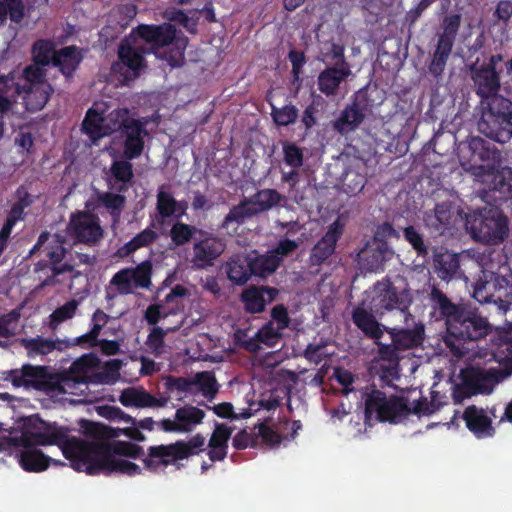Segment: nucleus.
Wrapping results in <instances>:
<instances>
[{
  "label": "nucleus",
  "mask_w": 512,
  "mask_h": 512,
  "mask_svg": "<svg viewBox=\"0 0 512 512\" xmlns=\"http://www.w3.org/2000/svg\"><path fill=\"white\" fill-rule=\"evenodd\" d=\"M257 215L254 206L251 205L250 200L245 197L237 205H234L224 217L220 228L229 230L230 226L235 224L233 232H236L238 227L245 224L249 219Z\"/></svg>",
  "instance_id": "obj_36"
},
{
  "label": "nucleus",
  "mask_w": 512,
  "mask_h": 512,
  "mask_svg": "<svg viewBox=\"0 0 512 512\" xmlns=\"http://www.w3.org/2000/svg\"><path fill=\"white\" fill-rule=\"evenodd\" d=\"M401 317L403 318L402 326L384 328L395 347L404 351L422 345L425 336L423 323L416 321L415 316L410 312Z\"/></svg>",
  "instance_id": "obj_14"
},
{
  "label": "nucleus",
  "mask_w": 512,
  "mask_h": 512,
  "mask_svg": "<svg viewBox=\"0 0 512 512\" xmlns=\"http://www.w3.org/2000/svg\"><path fill=\"white\" fill-rule=\"evenodd\" d=\"M412 303L410 293L406 290L399 291L392 284L386 285L373 297L372 304L375 312L383 315L385 311L396 310L400 316L409 313Z\"/></svg>",
  "instance_id": "obj_15"
},
{
  "label": "nucleus",
  "mask_w": 512,
  "mask_h": 512,
  "mask_svg": "<svg viewBox=\"0 0 512 512\" xmlns=\"http://www.w3.org/2000/svg\"><path fill=\"white\" fill-rule=\"evenodd\" d=\"M232 432L233 428L227 424L215 422V428L208 441V457L212 462L223 461L226 458Z\"/></svg>",
  "instance_id": "obj_30"
},
{
  "label": "nucleus",
  "mask_w": 512,
  "mask_h": 512,
  "mask_svg": "<svg viewBox=\"0 0 512 512\" xmlns=\"http://www.w3.org/2000/svg\"><path fill=\"white\" fill-rule=\"evenodd\" d=\"M100 361L98 360V369ZM122 361L119 359H111L107 361L101 370H98V384H114L120 377V369Z\"/></svg>",
  "instance_id": "obj_55"
},
{
  "label": "nucleus",
  "mask_w": 512,
  "mask_h": 512,
  "mask_svg": "<svg viewBox=\"0 0 512 512\" xmlns=\"http://www.w3.org/2000/svg\"><path fill=\"white\" fill-rule=\"evenodd\" d=\"M152 394L144 389H124L120 395V402L125 407L148 408L152 404Z\"/></svg>",
  "instance_id": "obj_47"
},
{
  "label": "nucleus",
  "mask_w": 512,
  "mask_h": 512,
  "mask_svg": "<svg viewBox=\"0 0 512 512\" xmlns=\"http://www.w3.org/2000/svg\"><path fill=\"white\" fill-rule=\"evenodd\" d=\"M45 66H25L21 74L14 72V86L18 88L17 99L30 113L42 110L49 101L53 88L45 79Z\"/></svg>",
  "instance_id": "obj_4"
},
{
  "label": "nucleus",
  "mask_w": 512,
  "mask_h": 512,
  "mask_svg": "<svg viewBox=\"0 0 512 512\" xmlns=\"http://www.w3.org/2000/svg\"><path fill=\"white\" fill-rule=\"evenodd\" d=\"M58 343L63 344V349L75 345L84 348L96 347V311L91 315V328L89 332L73 339L58 340Z\"/></svg>",
  "instance_id": "obj_52"
},
{
  "label": "nucleus",
  "mask_w": 512,
  "mask_h": 512,
  "mask_svg": "<svg viewBox=\"0 0 512 512\" xmlns=\"http://www.w3.org/2000/svg\"><path fill=\"white\" fill-rule=\"evenodd\" d=\"M431 315L436 321H444L446 330L459 315L465 303H454L440 288L433 285L429 293Z\"/></svg>",
  "instance_id": "obj_18"
},
{
  "label": "nucleus",
  "mask_w": 512,
  "mask_h": 512,
  "mask_svg": "<svg viewBox=\"0 0 512 512\" xmlns=\"http://www.w3.org/2000/svg\"><path fill=\"white\" fill-rule=\"evenodd\" d=\"M199 231H203V229L177 221L170 229V238L175 246L180 247L186 245L192 239L195 241V238L199 237Z\"/></svg>",
  "instance_id": "obj_45"
},
{
  "label": "nucleus",
  "mask_w": 512,
  "mask_h": 512,
  "mask_svg": "<svg viewBox=\"0 0 512 512\" xmlns=\"http://www.w3.org/2000/svg\"><path fill=\"white\" fill-rule=\"evenodd\" d=\"M349 68L350 66H327L319 75V90L326 95L334 94L340 83L350 75Z\"/></svg>",
  "instance_id": "obj_37"
},
{
  "label": "nucleus",
  "mask_w": 512,
  "mask_h": 512,
  "mask_svg": "<svg viewBox=\"0 0 512 512\" xmlns=\"http://www.w3.org/2000/svg\"><path fill=\"white\" fill-rule=\"evenodd\" d=\"M470 173L475 180L483 185L480 195L490 206L498 207L512 199V170L496 168L485 170L483 167H472Z\"/></svg>",
  "instance_id": "obj_7"
},
{
  "label": "nucleus",
  "mask_w": 512,
  "mask_h": 512,
  "mask_svg": "<svg viewBox=\"0 0 512 512\" xmlns=\"http://www.w3.org/2000/svg\"><path fill=\"white\" fill-rule=\"evenodd\" d=\"M458 219V210L452 201L437 203L433 210L424 215V224L431 233L444 235L450 231Z\"/></svg>",
  "instance_id": "obj_17"
},
{
  "label": "nucleus",
  "mask_w": 512,
  "mask_h": 512,
  "mask_svg": "<svg viewBox=\"0 0 512 512\" xmlns=\"http://www.w3.org/2000/svg\"><path fill=\"white\" fill-rule=\"evenodd\" d=\"M135 33L145 42L155 45H168L175 38V29L171 24L140 25Z\"/></svg>",
  "instance_id": "obj_35"
},
{
  "label": "nucleus",
  "mask_w": 512,
  "mask_h": 512,
  "mask_svg": "<svg viewBox=\"0 0 512 512\" xmlns=\"http://www.w3.org/2000/svg\"><path fill=\"white\" fill-rule=\"evenodd\" d=\"M344 232V224L336 219L328 226L326 233L312 247L309 255L310 266H320L325 263L336 250V245Z\"/></svg>",
  "instance_id": "obj_16"
},
{
  "label": "nucleus",
  "mask_w": 512,
  "mask_h": 512,
  "mask_svg": "<svg viewBox=\"0 0 512 512\" xmlns=\"http://www.w3.org/2000/svg\"><path fill=\"white\" fill-rule=\"evenodd\" d=\"M404 239L412 246L418 256H427L428 246L425 244L423 235L414 227L408 226L403 229Z\"/></svg>",
  "instance_id": "obj_59"
},
{
  "label": "nucleus",
  "mask_w": 512,
  "mask_h": 512,
  "mask_svg": "<svg viewBox=\"0 0 512 512\" xmlns=\"http://www.w3.org/2000/svg\"><path fill=\"white\" fill-rule=\"evenodd\" d=\"M96 368V352H91L87 355L81 356L74 361L67 371H64L65 377L68 378L72 388L76 392L79 385L93 383L96 381V373L90 372Z\"/></svg>",
  "instance_id": "obj_24"
},
{
  "label": "nucleus",
  "mask_w": 512,
  "mask_h": 512,
  "mask_svg": "<svg viewBox=\"0 0 512 512\" xmlns=\"http://www.w3.org/2000/svg\"><path fill=\"white\" fill-rule=\"evenodd\" d=\"M434 265L438 276L443 280L452 278L460 266L458 257L455 254L435 255Z\"/></svg>",
  "instance_id": "obj_48"
},
{
  "label": "nucleus",
  "mask_w": 512,
  "mask_h": 512,
  "mask_svg": "<svg viewBox=\"0 0 512 512\" xmlns=\"http://www.w3.org/2000/svg\"><path fill=\"white\" fill-rule=\"evenodd\" d=\"M501 276L496 272L482 270L474 284V299L479 303H492L494 300L492 294H496Z\"/></svg>",
  "instance_id": "obj_33"
},
{
  "label": "nucleus",
  "mask_w": 512,
  "mask_h": 512,
  "mask_svg": "<svg viewBox=\"0 0 512 512\" xmlns=\"http://www.w3.org/2000/svg\"><path fill=\"white\" fill-rule=\"evenodd\" d=\"M157 238L158 234L148 227L120 247L117 251V255L121 258L127 257L140 248L150 246Z\"/></svg>",
  "instance_id": "obj_43"
},
{
  "label": "nucleus",
  "mask_w": 512,
  "mask_h": 512,
  "mask_svg": "<svg viewBox=\"0 0 512 512\" xmlns=\"http://www.w3.org/2000/svg\"><path fill=\"white\" fill-rule=\"evenodd\" d=\"M168 331L169 329L164 330L159 326H155L151 329L147 336L145 345L152 354L159 355L162 353L165 345L164 338Z\"/></svg>",
  "instance_id": "obj_64"
},
{
  "label": "nucleus",
  "mask_w": 512,
  "mask_h": 512,
  "mask_svg": "<svg viewBox=\"0 0 512 512\" xmlns=\"http://www.w3.org/2000/svg\"><path fill=\"white\" fill-rule=\"evenodd\" d=\"M460 376L464 377L466 386H468L475 395L490 394L499 381V372L496 369L484 370L481 368L468 367L461 370Z\"/></svg>",
  "instance_id": "obj_21"
},
{
  "label": "nucleus",
  "mask_w": 512,
  "mask_h": 512,
  "mask_svg": "<svg viewBox=\"0 0 512 512\" xmlns=\"http://www.w3.org/2000/svg\"><path fill=\"white\" fill-rule=\"evenodd\" d=\"M125 204V197L116 192L98 193V207L104 206L111 211V214H119Z\"/></svg>",
  "instance_id": "obj_63"
},
{
  "label": "nucleus",
  "mask_w": 512,
  "mask_h": 512,
  "mask_svg": "<svg viewBox=\"0 0 512 512\" xmlns=\"http://www.w3.org/2000/svg\"><path fill=\"white\" fill-rule=\"evenodd\" d=\"M252 275L261 278H267L272 275L282 264V258L273 255L271 252L266 254L249 257Z\"/></svg>",
  "instance_id": "obj_39"
},
{
  "label": "nucleus",
  "mask_w": 512,
  "mask_h": 512,
  "mask_svg": "<svg viewBox=\"0 0 512 512\" xmlns=\"http://www.w3.org/2000/svg\"><path fill=\"white\" fill-rule=\"evenodd\" d=\"M469 148L473 157L482 162L480 165H472L470 169L472 167H483L485 170L500 168L502 154L491 142L481 137H472L469 141Z\"/></svg>",
  "instance_id": "obj_23"
},
{
  "label": "nucleus",
  "mask_w": 512,
  "mask_h": 512,
  "mask_svg": "<svg viewBox=\"0 0 512 512\" xmlns=\"http://www.w3.org/2000/svg\"><path fill=\"white\" fill-rule=\"evenodd\" d=\"M122 133L126 136L124 156L130 160L139 157L144 148V136L147 134L144 124L140 120L132 119Z\"/></svg>",
  "instance_id": "obj_28"
},
{
  "label": "nucleus",
  "mask_w": 512,
  "mask_h": 512,
  "mask_svg": "<svg viewBox=\"0 0 512 512\" xmlns=\"http://www.w3.org/2000/svg\"><path fill=\"white\" fill-rule=\"evenodd\" d=\"M228 279L236 285H244L252 276L249 256L236 255L226 264Z\"/></svg>",
  "instance_id": "obj_38"
},
{
  "label": "nucleus",
  "mask_w": 512,
  "mask_h": 512,
  "mask_svg": "<svg viewBox=\"0 0 512 512\" xmlns=\"http://www.w3.org/2000/svg\"><path fill=\"white\" fill-rule=\"evenodd\" d=\"M205 415L202 409L193 405H185L176 410L175 419L178 420L181 433H187L201 424Z\"/></svg>",
  "instance_id": "obj_40"
},
{
  "label": "nucleus",
  "mask_w": 512,
  "mask_h": 512,
  "mask_svg": "<svg viewBox=\"0 0 512 512\" xmlns=\"http://www.w3.org/2000/svg\"><path fill=\"white\" fill-rule=\"evenodd\" d=\"M256 336L260 343L272 347L282 338V330L275 327L273 321H268L256 332Z\"/></svg>",
  "instance_id": "obj_61"
},
{
  "label": "nucleus",
  "mask_w": 512,
  "mask_h": 512,
  "mask_svg": "<svg viewBox=\"0 0 512 512\" xmlns=\"http://www.w3.org/2000/svg\"><path fill=\"white\" fill-rule=\"evenodd\" d=\"M18 88L14 86V71L0 76V117L7 114L17 103Z\"/></svg>",
  "instance_id": "obj_41"
},
{
  "label": "nucleus",
  "mask_w": 512,
  "mask_h": 512,
  "mask_svg": "<svg viewBox=\"0 0 512 512\" xmlns=\"http://www.w3.org/2000/svg\"><path fill=\"white\" fill-rule=\"evenodd\" d=\"M42 371L36 374L33 381V387L37 390L44 391L47 394H75L76 392L70 384V380L65 377L64 373L49 374L46 367H39Z\"/></svg>",
  "instance_id": "obj_26"
},
{
  "label": "nucleus",
  "mask_w": 512,
  "mask_h": 512,
  "mask_svg": "<svg viewBox=\"0 0 512 512\" xmlns=\"http://www.w3.org/2000/svg\"><path fill=\"white\" fill-rule=\"evenodd\" d=\"M247 198L250 200L251 205L254 206V210L257 211V215L272 209L284 200V196L277 190L269 188L261 189Z\"/></svg>",
  "instance_id": "obj_42"
},
{
  "label": "nucleus",
  "mask_w": 512,
  "mask_h": 512,
  "mask_svg": "<svg viewBox=\"0 0 512 512\" xmlns=\"http://www.w3.org/2000/svg\"><path fill=\"white\" fill-rule=\"evenodd\" d=\"M465 225L474 239L486 244H500L509 233L508 218L494 206L467 215Z\"/></svg>",
  "instance_id": "obj_6"
},
{
  "label": "nucleus",
  "mask_w": 512,
  "mask_h": 512,
  "mask_svg": "<svg viewBox=\"0 0 512 512\" xmlns=\"http://www.w3.org/2000/svg\"><path fill=\"white\" fill-rule=\"evenodd\" d=\"M193 386L198 387V391L209 401L212 402L219 392V384L213 372H197L192 378Z\"/></svg>",
  "instance_id": "obj_44"
},
{
  "label": "nucleus",
  "mask_w": 512,
  "mask_h": 512,
  "mask_svg": "<svg viewBox=\"0 0 512 512\" xmlns=\"http://www.w3.org/2000/svg\"><path fill=\"white\" fill-rule=\"evenodd\" d=\"M491 332L488 319L482 316L476 307L465 304L459 315L447 329L445 343L452 346L451 339L460 342L477 341Z\"/></svg>",
  "instance_id": "obj_9"
},
{
  "label": "nucleus",
  "mask_w": 512,
  "mask_h": 512,
  "mask_svg": "<svg viewBox=\"0 0 512 512\" xmlns=\"http://www.w3.org/2000/svg\"><path fill=\"white\" fill-rule=\"evenodd\" d=\"M226 249L225 241L208 231H199L192 246L191 263L194 268L207 269L215 264L216 260Z\"/></svg>",
  "instance_id": "obj_12"
},
{
  "label": "nucleus",
  "mask_w": 512,
  "mask_h": 512,
  "mask_svg": "<svg viewBox=\"0 0 512 512\" xmlns=\"http://www.w3.org/2000/svg\"><path fill=\"white\" fill-rule=\"evenodd\" d=\"M78 302L74 299L67 301L64 305L56 308L50 315V325L56 327L60 323L71 319L77 310Z\"/></svg>",
  "instance_id": "obj_62"
},
{
  "label": "nucleus",
  "mask_w": 512,
  "mask_h": 512,
  "mask_svg": "<svg viewBox=\"0 0 512 512\" xmlns=\"http://www.w3.org/2000/svg\"><path fill=\"white\" fill-rule=\"evenodd\" d=\"M32 64H51L56 56L55 43L49 39L35 41L31 48Z\"/></svg>",
  "instance_id": "obj_46"
},
{
  "label": "nucleus",
  "mask_w": 512,
  "mask_h": 512,
  "mask_svg": "<svg viewBox=\"0 0 512 512\" xmlns=\"http://www.w3.org/2000/svg\"><path fill=\"white\" fill-rule=\"evenodd\" d=\"M142 45L137 41L131 43L129 40L124 41L119 48V57L122 64H143V52L140 51Z\"/></svg>",
  "instance_id": "obj_53"
},
{
  "label": "nucleus",
  "mask_w": 512,
  "mask_h": 512,
  "mask_svg": "<svg viewBox=\"0 0 512 512\" xmlns=\"http://www.w3.org/2000/svg\"><path fill=\"white\" fill-rule=\"evenodd\" d=\"M394 255V251L387 242L379 244L373 242V245L364 250L362 253V261L366 269L371 272L383 271L384 264Z\"/></svg>",
  "instance_id": "obj_34"
},
{
  "label": "nucleus",
  "mask_w": 512,
  "mask_h": 512,
  "mask_svg": "<svg viewBox=\"0 0 512 512\" xmlns=\"http://www.w3.org/2000/svg\"><path fill=\"white\" fill-rule=\"evenodd\" d=\"M365 418L379 422L398 423L410 415L407 399L392 395L387 398L386 394L378 389L371 390L365 398Z\"/></svg>",
  "instance_id": "obj_10"
},
{
  "label": "nucleus",
  "mask_w": 512,
  "mask_h": 512,
  "mask_svg": "<svg viewBox=\"0 0 512 512\" xmlns=\"http://www.w3.org/2000/svg\"><path fill=\"white\" fill-rule=\"evenodd\" d=\"M82 60V50L71 45L56 50V56L51 64H80Z\"/></svg>",
  "instance_id": "obj_60"
},
{
  "label": "nucleus",
  "mask_w": 512,
  "mask_h": 512,
  "mask_svg": "<svg viewBox=\"0 0 512 512\" xmlns=\"http://www.w3.org/2000/svg\"><path fill=\"white\" fill-rule=\"evenodd\" d=\"M66 236L71 237L74 243L96 242V215L86 211L72 214Z\"/></svg>",
  "instance_id": "obj_19"
},
{
  "label": "nucleus",
  "mask_w": 512,
  "mask_h": 512,
  "mask_svg": "<svg viewBox=\"0 0 512 512\" xmlns=\"http://www.w3.org/2000/svg\"><path fill=\"white\" fill-rule=\"evenodd\" d=\"M177 200L170 192L161 186L157 191L156 210L162 219L170 218L176 214Z\"/></svg>",
  "instance_id": "obj_50"
},
{
  "label": "nucleus",
  "mask_w": 512,
  "mask_h": 512,
  "mask_svg": "<svg viewBox=\"0 0 512 512\" xmlns=\"http://www.w3.org/2000/svg\"><path fill=\"white\" fill-rule=\"evenodd\" d=\"M109 453L116 456H124L133 459L141 458L144 455V450L138 444L128 441H114L109 445Z\"/></svg>",
  "instance_id": "obj_54"
},
{
  "label": "nucleus",
  "mask_w": 512,
  "mask_h": 512,
  "mask_svg": "<svg viewBox=\"0 0 512 512\" xmlns=\"http://www.w3.org/2000/svg\"><path fill=\"white\" fill-rule=\"evenodd\" d=\"M51 428L52 434L49 438H44L46 441L43 443H54L58 446L75 471L96 475V442L71 436L68 427L59 426L55 422L51 423Z\"/></svg>",
  "instance_id": "obj_2"
},
{
  "label": "nucleus",
  "mask_w": 512,
  "mask_h": 512,
  "mask_svg": "<svg viewBox=\"0 0 512 512\" xmlns=\"http://www.w3.org/2000/svg\"><path fill=\"white\" fill-rule=\"evenodd\" d=\"M468 67L475 72L474 82L477 95L486 101L493 96H500L497 94L500 88V78L495 70L496 66H480V69H476L477 66Z\"/></svg>",
  "instance_id": "obj_25"
},
{
  "label": "nucleus",
  "mask_w": 512,
  "mask_h": 512,
  "mask_svg": "<svg viewBox=\"0 0 512 512\" xmlns=\"http://www.w3.org/2000/svg\"><path fill=\"white\" fill-rule=\"evenodd\" d=\"M352 321L354 325L369 339L379 341L384 333L382 326L375 316L362 306H357L352 311Z\"/></svg>",
  "instance_id": "obj_32"
},
{
  "label": "nucleus",
  "mask_w": 512,
  "mask_h": 512,
  "mask_svg": "<svg viewBox=\"0 0 512 512\" xmlns=\"http://www.w3.org/2000/svg\"><path fill=\"white\" fill-rule=\"evenodd\" d=\"M131 120L129 111L126 108L115 109L107 117L104 116L103 111L98 109V139L114 132H123Z\"/></svg>",
  "instance_id": "obj_31"
},
{
  "label": "nucleus",
  "mask_w": 512,
  "mask_h": 512,
  "mask_svg": "<svg viewBox=\"0 0 512 512\" xmlns=\"http://www.w3.org/2000/svg\"><path fill=\"white\" fill-rule=\"evenodd\" d=\"M23 346L32 353L35 354H48L52 352L54 349L62 350L63 344H59L57 341H52L50 339H45L41 336H37L35 338L23 339Z\"/></svg>",
  "instance_id": "obj_49"
},
{
  "label": "nucleus",
  "mask_w": 512,
  "mask_h": 512,
  "mask_svg": "<svg viewBox=\"0 0 512 512\" xmlns=\"http://www.w3.org/2000/svg\"><path fill=\"white\" fill-rule=\"evenodd\" d=\"M271 117L278 126H288L295 123L298 118V109L294 105H285L281 108L271 105Z\"/></svg>",
  "instance_id": "obj_56"
},
{
  "label": "nucleus",
  "mask_w": 512,
  "mask_h": 512,
  "mask_svg": "<svg viewBox=\"0 0 512 512\" xmlns=\"http://www.w3.org/2000/svg\"><path fill=\"white\" fill-rule=\"evenodd\" d=\"M125 160H114L107 173L108 187L113 192L125 193L131 186L134 177L131 162Z\"/></svg>",
  "instance_id": "obj_27"
},
{
  "label": "nucleus",
  "mask_w": 512,
  "mask_h": 512,
  "mask_svg": "<svg viewBox=\"0 0 512 512\" xmlns=\"http://www.w3.org/2000/svg\"><path fill=\"white\" fill-rule=\"evenodd\" d=\"M25 429L20 436H0V452H7L17 458L20 467L27 472H41L46 470L50 463H60L45 455L38 447L55 445L42 443L43 438L52 434L51 423L45 422L38 416L27 419Z\"/></svg>",
  "instance_id": "obj_1"
},
{
  "label": "nucleus",
  "mask_w": 512,
  "mask_h": 512,
  "mask_svg": "<svg viewBox=\"0 0 512 512\" xmlns=\"http://www.w3.org/2000/svg\"><path fill=\"white\" fill-rule=\"evenodd\" d=\"M152 263L145 260L134 268H124L118 271L111 279V285L115 286L122 295L133 293L134 289H149L152 282Z\"/></svg>",
  "instance_id": "obj_13"
},
{
  "label": "nucleus",
  "mask_w": 512,
  "mask_h": 512,
  "mask_svg": "<svg viewBox=\"0 0 512 512\" xmlns=\"http://www.w3.org/2000/svg\"><path fill=\"white\" fill-rule=\"evenodd\" d=\"M284 162L292 168H300L304 163V154L302 148L293 142L284 141L282 143Z\"/></svg>",
  "instance_id": "obj_58"
},
{
  "label": "nucleus",
  "mask_w": 512,
  "mask_h": 512,
  "mask_svg": "<svg viewBox=\"0 0 512 512\" xmlns=\"http://www.w3.org/2000/svg\"><path fill=\"white\" fill-rule=\"evenodd\" d=\"M205 437L197 433L188 441L178 440L168 445L150 446L148 458L143 459L146 468H156L158 465L168 466L175 461L187 459L205 450Z\"/></svg>",
  "instance_id": "obj_8"
},
{
  "label": "nucleus",
  "mask_w": 512,
  "mask_h": 512,
  "mask_svg": "<svg viewBox=\"0 0 512 512\" xmlns=\"http://www.w3.org/2000/svg\"><path fill=\"white\" fill-rule=\"evenodd\" d=\"M41 369L39 367H34L31 365H24L22 370H10L9 376L12 384L15 387H20L22 385H31L33 386V381L35 380L36 374L41 373Z\"/></svg>",
  "instance_id": "obj_57"
},
{
  "label": "nucleus",
  "mask_w": 512,
  "mask_h": 512,
  "mask_svg": "<svg viewBox=\"0 0 512 512\" xmlns=\"http://www.w3.org/2000/svg\"><path fill=\"white\" fill-rule=\"evenodd\" d=\"M499 282L500 285H498L496 294H492V297H494L492 303L501 312H506L512 304V283L503 275Z\"/></svg>",
  "instance_id": "obj_51"
},
{
  "label": "nucleus",
  "mask_w": 512,
  "mask_h": 512,
  "mask_svg": "<svg viewBox=\"0 0 512 512\" xmlns=\"http://www.w3.org/2000/svg\"><path fill=\"white\" fill-rule=\"evenodd\" d=\"M462 419L467 429L477 439L491 438L496 433L491 416L483 408L475 405L467 406L463 411Z\"/></svg>",
  "instance_id": "obj_20"
},
{
  "label": "nucleus",
  "mask_w": 512,
  "mask_h": 512,
  "mask_svg": "<svg viewBox=\"0 0 512 512\" xmlns=\"http://www.w3.org/2000/svg\"><path fill=\"white\" fill-rule=\"evenodd\" d=\"M486 104L478 130L495 142L507 143L512 138V101L503 96H493Z\"/></svg>",
  "instance_id": "obj_5"
},
{
  "label": "nucleus",
  "mask_w": 512,
  "mask_h": 512,
  "mask_svg": "<svg viewBox=\"0 0 512 512\" xmlns=\"http://www.w3.org/2000/svg\"><path fill=\"white\" fill-rule=\"evenodd\" d=\"M98 473L106 475L122 473L134 476L141 473V468L131 461L119 459L111 454H104L101 451V444H98Z\"/></svg>",
  "instance_id": "obj_29"
},
{
  "label": "nucleus",
  "mask_w": 512,
  "mask_h": 512,
  "mask_svg": "<svg viewBox=\"0 0 512 512\" xmlns=\"http://www.w3.org/2000/svg\"><path fill=\"white\" fill-rule=\"evenodd\" d=\"M278 294V289L274 287L250 286L242 291L240 300L247 313L258 314L263 312L266 305L273 302Z\"/></svg>",
  "instance_id": "obj_22"
},
{
  "label": "nucleus",
  "mask_w": 512,
  "mask_h": 512,
  "mask_svg": "<svg viewBox=\"0 0 512 512\" xmlns=\"http://www.w3.org/2000/svg\"><path fill=\"white\" fill-rule=\"evenodd\" d=\"M69 244L67 243L66 235L62 233L50 234L48 231H43L36 244L31 249L30 253L33 254L36 251H42L49 261L41 260L35 264V271L40 272L44 270L51 271V275L47 276L42 285L49 286L56 282H60L57 279L59 276L69 273L72 274L74 267L71 264L63 263L62 260L65 258L68 252Z\"/></svg>",
  "instance_id": "obj_3"
},
{
  "label": "nucleus",
  "mask_w": 512,
  "mask_h": 512,
  "mask_svg": "<svg viewBox=\"0 0 512 512\" xmlns=\"http://www.w3.org/2000/svg\"><path fill=\"white\" fill-rule=\"evenodd\" d=\"M372 106L369 91L367 89L358 91L353 101L332 122V129L342 136L354 132L362 124L366 113L371 110Z\"/></svg>",
  "instance_id": "obj_11"
}]
</instances>
